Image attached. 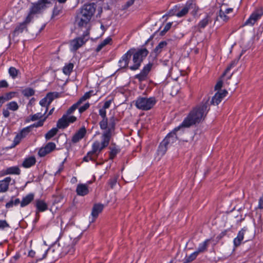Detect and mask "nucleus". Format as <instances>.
<instances>
[{
	"mask_svg": "<svg viewBox=\"0 0 263 263\" xmlns=\"http://www.w3.org/2000/svg\"><path fill=\"white\" fill-rule=\"evenodd\" d=\"M73 67L74 65L71 63L66 64L63 68V72L67 76H69L72 71Z\"/></svg>",
	"mask_w": 263,
	"mask_h": 263,
	"instance_id": "30",
	"label": "nucleus"
},
{
	"mask_svg": "<svg viewBox=\"0 0 263 263\" xmlns=\"http://www.w3.org/2000/svg\"><path fill=\"white\" fill-rule=\"evenodd\" d=\"M46 8L47 6L38 0L36 3L32 4L29 11L31 13L36 14L42 13Z\"/></svg>",
	"mask_w": 263,
	"mask_h": 263,
	"instance_id": "15",
	"label": "nucleus"
},
{
	"mask_svg": "<svg viewBox=\"0 0 263 263\" xmlns=\"http://www.w3.org/2000/svg\"><path fill=\"white\" fill-rule=\"evenodd\" d=\"M195 7V5L191 2H187L185 5L182 8L181 10H179V6L175 5L168 12L170 16L176 15L178 17H181L185 15L189 12V10L193 9Z\"/></svg>",
	"mask_w": 263,
	"mask_h": 263,
	"instance_id": "7",
	"label": "nucleus"
},
{
	"mask_svg": "<svg viewBox=\"0 0 263 263\" xmlns=\"http://www.w3.org/2000/svg\"><path fill=\"white\" fill-rule=\"evenodd\" d=\"M22 93L25 97H31L34 94V90L31 88H27L22 91Z\"/></svg>",
	"mask_w": 263,
	"mask_h": 263,
	"instance_id": "42",
	"label": "nucleus"
},
{
	"mask_svg": "<svg viewBox=\"0 0 263 263\" xmlns=\"http://www.w3.org/2000/svg\"><path fill=\"white\" fill-rule=\"evenodd\" d=\"M21 174V170L18 166H13L7 168L3 171V175H20Z\"/></svg>",
	"mask_w": 263,
	"mask_h": 263,
	"instance_id": "28",
	"label": "nucleus"
},
{
	"mask_svg": "<svg viewBox=\"0 0 263 263\" xmlns=\"http://www.w3.org/2000/svg\"><path fill=\"white\" fill-rule=\"evenodd\" d=\"M61 10L59 9L57 7H54L53 10V15L56 16L60 14Z\"/></svg>",
	"mask_w": 263,
	"mask_h": 263,
	"instance_id": "62",
	"label": "nucleus"
},
{
	"mask_svg": "<svg viewBox=\"0 0 263 263\" xmlns=\"http://www.w3.org/2000/svg\"><path fill=\"white\" fill-rule=\"evenodd\" d=\"M7 107L9 110L16 111L18 108V105L16 102L11 101L7 104Z\"/></svg>",
	"mask_w": 263,
	"mask_h": 263,
	"instance_id": "41",
	"label": "nucleus"
},
{
	"mask_svg": "<svg viewBox=\"0 0 263 263\" xmlns=\"http://www.w3.org/2000/svg\"><path fill=\"white\" fill-rule=\"evenodd\" d=\"M98 154V152H93V147H92L91 151L88 152L86 155V156H84L83 158V161L85 162H88L90 160H92V155L93 154Z\"/></svg>",
	"mask_w": 263,
	"mask_h": 263,
	"instance_id": "40",
	"label": "nucleus"
},
{
	"mask_svg": "<svg viewBox=\"0 0 263 263\" xmlns=\"http://www.w3.org/2000/svg\"><path fill=\"white\" fill-rule=\"evenodd\" d=\"M116 118L112 116L109 119V124L106 129H103L104 132L101 137V142L95 141L92 144L93 152L100 153L102 150L109 145L112 134L114 132L116 124Z\"/></svg>",
	"mask_w": 263,
	"mask_h": 263,
	"instance_id": "2",
	"label": "nucleus"
},
{
	"mask_svg": "<svg viewBox=\"0 0 263 263\" xmlns=\"http://www.w3.org/2000/svg\"><path fill=\"white\" fill-rule=\"evenodd\" d=\"M54 253L55 254V255L52 256V258L54 259L57 258L60 253V246L59 244L57 243V241L50 247L44 251L42 257L36 256V261H39L43 260L46 257L48 254L52 255Z\"/></svg>",
	"mask_w": 263,
	"mask_h": 263,
	"instance_id": "8",
	"label": "nucleus"
},
{
	"mask_svg": "<svg viewBox=\"0 0 263 263\" xmlns=\"http://www.w3.org/2000/svg\"><path fill=\"white\" fill-rule=\"evenodd\" d=\"M14 92H10L9 93H7L5 94L4 95H3L0 97L1 98H2V100L4 103L5 102L12 99L14 97Z\"/></svg>",
	"mask_w": 263,
	"mask_h": 263,
	"instance_id": "45",
	"label": "nucleus"
},
{
	"mask_svg": "<svg viewBox=\"0 0 263 263\" xmlns=\"http://www.w3.org/2000/svg\"><path fill=\"white\" fill-rule=\"evenodd\" d=\"M199 255V254L197 253L196 251L193 252L192 254H191L189 256L186 257V262H190L192 261L193 260H195L197 256Z\"/></svg>",
	"mask_w": 263,
	"mask_h": 263,
	"instance_id": "46",
	"label": "nucleus"
},
{
	"mask_svg": "<svg viewBox=\"0 0 263 263\" xmlns=\"http://www.w3.org/2000/svg\"><path fill=\"white\" fill-rule=\"evenodd\" d=\"M9 109L7 107V108H4L3 110V115L5 118H8L10 115V112L9 111Z\"/></svg>",
	"mask_w": 263,
	"mask_h": 263,
	"instance_id": "61",
	"label": "nucleus"
},
{
	"mask_svg": "<svg viewBox=\"0 0 263 263\" xmlns=\"http://www.w3.org/2000/svg\"><path fill=\"white\" fill-rule=\"evenodd\" d=\"M26 28V25L24 23H22L20 24L17 26L16 27L14 33L15 34H18L19 33H22Z\"/></svg>",
	"mask_w": 263,
	"mask_h": 263,
	"instance_id": "39",
	"label": "nucleus"
},
{
	"mask_svg": "<svg viewBox=\"0 0 263 263\" xmlns=\"http://www.w3.org/2000/svg\"><path fill=\"white\" fill-rule=\"evenodd\" d=\"M20 203L19 198H11L10 200L6 204V208L9 209L12 208L13 206H16Z\"/></svg>",
	"mask_w": 263,
	"mask_h": 263,
	"instance_id": "35",
	"label": "nucleus"
},
{
	"mask_svg": "<svg viewBox=\"0 0 263 263\" xmlns=\"http://www.w3.org/2000/svg\"><path fill=\"white\" fill-rule=\"evenodd\" d=\"M156 103L157 99L155 97H139L135 101V105L139 109L147 111L152 109Z\"/></svg>",
	"mask_w": 263,
	"mask_h": 263,
	"instance_id": "5",
	"label": "nucleus"
},
{
	"mask_svg": "<svg viewBox=\"0 0 263 263\" xmlns=\"http://www.w3.org/2000/svg\"><path fill=\"white\" fill-rule=\"evenodd\" d=\"M263 15V8H259L255 9L252 14L250 15L249 17L245 22V26H253L255 23L261 18Z\"/></svg>",
	"mask_w": 263,
	"mask_h": 263,
	"instance_id": "11",
	"label": "nucleus"
},
{
	"mask_svg": "<svg viewBox=\"0 0 263 263\" xmlns=\"http://www.w3.org/2000/svg\"><path fill=\"white\" fill-rule=\"evenodd\" d=\"M222 84H223V82L222 80H219V81H218L215 86V89L218 90V89H221V88L222 86Z\"/></svg>",
	"mask_w": 263,
	"mask_h": 263,
	"instance_id": "60",
	"label": "nucleus"
},
{
	"mask_svg": "<svg viewBox=\"0 0 263 263\" xmlns=\"http://www.w3.org/2000/svg\"><path fill=\"white\" fill-rule=\"evenodd\" d=\"M134 2L135 0H128L125 4V8H127L132 6L134 3Z\"/></svg>",
	"mask_w": 263,
	"mask_h": 263,
	"instance_id": "63",
	"label": "nucleus"
},
{
	"mask_svg": "<svg viewBox=\"0 0 263 263\" xmlns=\"http://www.w3.org/2000/svg\"><path fill=\"white\" fill-rule=\"evenodd\" d=\"M209 100V98H205L200 104L194 107L183 120L181 126H183V127H189L203 120L210 110Z\"/></svg>",
	"mask_w": 263,
	"mask_h": 263,
	"instance_id": "1",
	"label": "nucleus"
},
{
	"mask_svg": "<svg viewBox=\"0 0 263 263\" xmlns=\"http://www.w3.org/2000/svg\"><path fill=\"white\" fill-rule=\"evenodd\" d=\"M172 23H171V22H169V23H167L165 25V26L164 27V28L163 29V30L161 31L162 34L165 33L167 31H168L170 29V28H171V27L172 26Z\"/></svg>",
	"mask_w": 263,
	"mask_h": 263,
	"instance_id": "54",
	"label": "nucleus"
},
{
	"mask_svg": "<svg viewBox=\"0 0 263 263\" xmlns=\"http://www.w3.org/2000/svg\"><path fill=\"white\" fill-rule=\"evenodd\" d=\"M87 130L85 126L81 127L72 136L71 141L76 143L82 140L86 135Z\"/></svg>",
	"mask_w": 263,
	"mask_h": 263,
	"instance_id": "20",
	"label": "nucleus"
},
{
	"mask_svg": "<svg viewBox=\"0 0 263 263\" xmlns=\"http://www.w3.org/2000/svg\"><path fill=\"white\" fill-rule=\"evenodd\" d=\"M34 197V195L33 193H29L23 197L20 203L21 208H24L29 205L33 200Z\"/></svg>",
	"mask_w": 263,
	"mask_h": 263,
	"instance_id": "27",
	"label": "nucleus"
},
{
	"mask_svg": "<svg viewBox=\"0 0 263 263\" xmlns=\"http://www.w3.org/2000/svg\"><path fill=\"white\" fill-rule=\"evenodd\" d=\"M54 253L55 254V255L52 256V258L54 259L57 258L60 253V246L59 244L57 243V241L50 247L44 251L42 257L36 256V261H39L43 260L46 257L48 254L52 255Z\"/></svg>",
	"mask_w": 263,
	"mask_h": 263,
	"instance_id": "9",
	"label": "nucleus"
},
{
	"mask_svg": "<svg viewBox=\"0 0 263 263\" xmlns=\"http://www.w3.org/2000/svg\"><path fill=\"white\" fill-rule=\"evenodd\" d=\"M210 17L209 15H206L204 18L202 19L198 24V27L199 28L203 29L208 24L210 21Z\"/></svg>",
	"mask_w": 263,
	"mask_h": 263,
	"instance_id": "34",
	"label": "nucleus"
},
{
	"mask_svg": "<svg viewBox=\"0 0 263 263\" xmlns=\"http://www.w3.org/2000/svg\"><path fill=\"white\" fill-rule=\"evenodd\" d=\"M8 84L6 80H1L0 81V88H5L8 87Z\"/></svg>",
	"mask_w": 263,
	"mask_h": 263,
	"instance_id": "59",
	"label": "nucleus"
},
{
	"mask_svg": "<svg viewBox=\"0 0 263 263\" xmlns=\"http://www.w3.org/2000/svg\"><path fill=\"white\" fill-rule=\"evenodd\" d=\"M228 94V92L226 90H223L221 91H218L215 95L212 97V100L210 102L211 104L218 105L223 98L225 97Z\"/></svg>",
	"mask_w": 263,
	"mask_h": 263,
	"instance_id": "21",
	"label": "nucleus"
},
{
	"mask_svg": "<svg viewBox=\"0 0 263 263\" xmlns=\"http://www.w3.org/2000/svg\"><path fill=\"white\" fill-rule=\"evenodd\" d=\"M42 117V115L41 113H37L33 115H32L31 117V120L32 121H35Z\"/></svg>",
	"mask_w": 263,
	"mask_h": 263,
	"instance_id": "56",
	"label": "nucleus"
},
{
	"mask_svg": "<svg viewBox=\"0 0 263 263\" xmlns=\"http://www.w3.org/2000/svg\"><path fill=\"white\" fill-rule=\"evenodd\" d=\"M9 227L10 226L6 220H0V230H3Z\"/></svg>",
	"mask_w": 263,
	"mask_h": 263,
	"instance_id": "49",
	"label": "nucleus"
},
{
	"mask_svg": "<svg viewBox=\"0 0 263 263\" xmlns=\"http://www.w3.org/2000/svg\"><path fill=\"white\" fill-rule=\"evenodd\" d=\"M11 181L10 177H7L0 180V193H5L8 191Z\"/></svg>",
	"mask_w": 263,
	"mask_h": 263,
	"instance_id": "26",
	"label": "nucleus"
},
{
	"mask_svg": "<svg viewBox=\"0 0 263 263\" xmlns=\"http://www.w3.org/2000/svg\"><path fill=\"white\" fill-rule=\"evenodd\" d=\"M247 230V227H243L238 233L237 237L233 240V244L234 247L239 246L244 238V235Z\"/></svg>",
	"mask_w": 263,
	"mask_h": 263,
	"instance_id": "24",
	"label": "nucleus"
},
{
	"mask_svg": "<svg viewBox=\"0 0 263 263\" xmlns=\"http://www.w3.org/2000/svg\"><path fill=\"white\" fill-rule=\"evenodd\" d=\"M103 205L102 204H95L92 209L91 215L89 217L90 223L93 222L98 217L99 214L102 211Z\"/></svg>",
	"mask_w": 263,
	"mask_h": 263,
	"instance_id": "16",
	"label": "nucleus"
},
{
	"mask_svg": "<svg viewBox=\"0 0 263 263\" xmlns=\"http://www.w3.org/2000/svg\"><path fill=\"white\" fill-rule=\"evenodd\" d=\"M258 208L259 209H263V194L258 200Z\"/></svg>",
	"mask_w": 263,
	"mask_h": 263,
	"instance_id": "58",
	"label": "nucleus"
},
{
	"mask_svg": "<svg viewBox=\"0 0 263 263\" xmlns=\"http://www.w3.org/2000/svg\"><path fill=\"white\" fill-rule=\"evenodd\" d=\"M46 118L47 117H45L44 119L42 120L38 121L33 124L29 125V126H31V129H32L33 127H39L42 126Z\"/></svg>",
	"mask_w": 263,
	"mask_h": 263,
	"instance_id": "47",
	"label": "nucleus"
},
{
	"mask_svg": "<svg viewBox=\"0 0 263 263\" xmlns=\"http://www.w3.org/2000/svg\"><path fill=\"white\" fill-rule=\"evenodd\" d=\"M182 127H183V126H181L180 124L166 136L165 138L160 143L158 147V151L161 154L164 155L167 151V147L177 141V136L176 132L180 130Z\"/></svg>",
	"mask_w": 263,
	"mask_h": 263,
	"instance_id": "4",
	"label": "nucleus"
},
{
	"mask_svg": "<svg viewBox=\"0 0 263 263\" xmlns=\"http://www.w3.org/2000/svg\"><path fill=\"white\" fill-rule=\"evenodd\" d=\"M58 94L57 92H49L47 93L45 97L46 99L48 101V103L50 104L54 99L57 97Z\"/></svg>",
	"mask_w": 263,
	"mask_h": 263,
	"instance_id": "43",
	"label": "nucleus"
},
{
	"mask_svg": "<svg viewBox=\"0 0 263 263\" xmlns=\"http://www.w3.org/2000/svg\"><path fill=\"white\" fill-rule=\"evenodd\" d=\"M35 255V252L32 250H31L29 251L28 256L31 257H34Z\"/></svg>",
	"mask_w": 263,
	"mask_h": 263,
	"instance_id": "64",
	"label": "nucleus"
},
{
	"mask_svg": "<svg viewBox=\"0 0 263 263\" xmlns=\"http://www.w3.org/2000/svg\"><path fill=\"white\" fill-rule=\"evenodd\" d=\"M90 106V104L89 103H86L83 106H81L79 108V111L80 113H82L84 111H85L86 110H87Z\"/></svg>",
	"mask_w": 263,
	"mask_h": 263,
	"instance_id": "53",
	"label": "nucleus"
},
{
	"mask_svg": "<svg viewBox=\"0 0 263 263\" xmlns=\"http://www.w3.org/2000/svg\"><path fill=\"white\" fill-rule=\"evenodd\" d=\"M167 43L166 41H161L154 49V52L156 54H158L161 53L163 49L166 47Z\"/></svg>",
	"mask_w": 263,
	"mask_h": 263,
	"instance_id": "31",
	"label": "nucleus"
},
{
	"mask_svg": "<svg viewBox=\"0 0 263 263\" xmlns=\"http://www.w3.org/2000/svg\"><path fill=\"white\" fill-rule=\"evenodd\" d=\"M36 162V158L34 156H29L24 159L22 166L25 168H28L34 165Z\"/></svg>",
	"mask_w": 263,
	"mask_h": 263,
	"instance_id": "25",
	"label": "nucleus"
},
{
	"mask_svg": "<svg viewBox=\"0 0 263 263\" xmlns=\"http://www.w3.org/2000/svg\"><path fill=\"white\" fill-rule=\"evenodd\" d=\"M76 120L77 118L75 116L64 114L58 120L57 126L60 129H64L67 127L70 123L74 122Z\"/></svg>",
	"mask_w": 263,
	"mask_h": 263,
	"instance_id": "12",
	"label": "nucleus"
},
{
	"mask_svg": "<svg viewBox=\"0 0 263 263\" xmlns=\"http://www.w3.org/2000/svg\"><path fill=\"white\" fill-rule=\"evenodd\" d=\"M117 182V179L116 177L111 178L109 180L108 183L110 185L111 188H113L116 184Z\"/></svg>",
	"mask_w": 263,
	"mask_h": 263,
	"instance_id": "55",
	"label": "nucleus"
},
{
	"mask_svg": "<svg viewBox=\"0 0 263 263\" xmlns=\"http://www.w3.org/2000/svg\"><path fill=\"white\" fill-rule=\"evenodd\" d=\"M99 114L102 118L99 122V126L101 129H106L109 124V120L106 116V110L101 108L99 110Z\"/></svg>",
	"mask_w": 263,
	"mask_h": 263,
	"instance_id": "14",
	"label": "nucleus"
},
{
	"mask_svg": "<svg viewBox=\"0 0 263 263\" xmlns=\"http://www.w3.org/2000/svg\"><path fill=\"white\" fill-rule=\"evenodd\" d=\"M80 103L77 101L76 103L73 104L66 111L65 115H67V116H70L72 114L80 105Z\"/></svg>",
	"mask_w": 263,
	"mask_h": 263,
	"instance_id": "38",
	"label": "nucleus"
},
{
	"mask_svg": "<svg viewBox=\"0 0 263 263\" xmlns=\"http://www.w3.org/2000/svg\"><path fill=\"white\" fill-rule=\"evenodd\" d=\"M109 157L110 159H113L120 152V149L116 144L109 147Z\"/></svg>",
	"mask_w": 263,
	"mask_h": 263,
	"instance_id": "32",
	"label": "nucleus"
},
{
	"mask_svg": "<svg viewBox=\"0 0 263 263\" xmlns=\"http://www.w3.org/2000/svg\"><path fill=\"white\" fill-rule=\"evenodd\" d=\"M86 37L87 35H84L76 37L71 40L69 43V48L70 51L74 52L84 45L88 40V38Z\"/></svg>",
	"mask_w": 263,
	"mask_h": 263,
	"instance_id": "10",
	"label": "nucleus"
},
{
	"mask_svg": "<svg viewBox=\"0 0 263 263\" xmlns=\"http://www.w3.org/2000/svg\"><path fill=\"white\" fill-rule=\"evenodd\" d=\"M151 68H152L151 64H147L146 66H145L143 68V69L141 71V72L147 77V75H148L149 72L150 71Z\"/></svg>",
	"mask_w": 263,
	"mask_h": 263,
	"instance_id": "48",
	"label": "nucleus"
},
{
	"mask_svg": "<svg viewBox=\"0 0 263 263\" xmlns=\"http://www.w3.org/2000/svg\"><path fill=\"white\" fill-rule=\"evenodd\" d=\"M233 11V8H228L227 4H223L221 5L219 10V16L223 21H227L229 19V17L227 15V14L232 13Z\"/></svg>",
	"mask_w": 263,
	"mask_h": 263,
	"instance_id": "17",
	"label": "nucleus"
},
{
	"mask_svg": "<svg viewBox=\"0 0 263 263\" xmlns=\"http://www.w3.org/2000/svg\"><path fill=\"white\" fill-rule=\"evenodd\" d=\"M33 15H34V14L33 13H31V12L29 11V12L28 15L26 17V18H25V21L23 22V23H24L26 25L29 23L32 20Z\"/></svg>",
	"mask_w": 263,
	"mask_h": 263,
	"instance_id": "52",
	"label": "nucleus"
},
{
	"mask_svg": "<svg viewBox=\"0 0 263 263\" xmlns=\"http://www.w3.org/2000/svg\"><path fill=\"white\" fill-rule=\"evenodd\" d=\"M210 242V239H205L204 241L199 244L198 248L196 251L197 252L198 254L205 252L207 250Z\"/></svg>",
	"mask_w": 263,
	"mask_h": 263,
	"instance_id": "29",
	"label": "nucleus"
},
{
	"mask_svg": "<svg viewBox=\"0 0 263 263\" xmlns=\"http://www.w3.org/2000/svg\"><path fill=\"white\" fill-rule=\"evenodd\" d=\"M131 56L132 53L130 50H128L122 56L118 62V66L120 69L125 68L127 67Z\"/></svg>",
	"mask_w": 263,
	"mask_h": 263,
	"instance_id": "19",
	"label": "nucleus"
},
{
	"mask_svg": "<svg viewBox=\"0 0 263 263\" xmlns=\"http://www.w3.org/2000/svg\"><path fill=\"white\" fill-rule=\"evenodd\" d=\"M76 192L78 196H85L89 192V186L86 183H79L76 187Z\"/></svg>",
	"mask_w": 263,
	"mask_h": 263,
	"instance_id": "22",
	"label": "nucleus"
},
{
	"mask_svg": "<svg viewBox=\"0 0 263 263\" xmlns=\"http://www.w3.org/2000/svg\"><path fill=\"white\" fill-rule=\"evenodd\" d=\"M111 102H112V100H108V101H106L104 103V105L103 106V107L102 108L105 109L106 110V109H108V108H109V107L110 106V105L111 104Z\"/></svg>",
	"mask_w": 263,
	"mask_h": 263,
	"instance_id": "57",
	"label": "nucleus"
},
{
	"mask_svg": "<svg viewBox=\"0 0 263 263\" xmlns=\"http://www.w3.org/2000/svg\"><path fill=\"white\" fill-rule=\"evenodd\" d=\"M96 9L93 4L84 5L78 14L76 22L80 27H86L95 12Z\"/></svg>",
	"mask_w": 263,
	"mask_h": 263,
	"instance_id": "3",
	"label": "nucleus"
},
{
	"mask_svg": "<svg viewBox=\"0 0 263 263\" xmlns=\"http://www.w3.org/2000/svg\"><path fill=\"white\" fill-rule=\"evenodd\" d=\"M31 130V126H29L23 128L15 137L14 140V142L16 144L19 143L22 139L29 135Z\"/></svg>",
	"mask_w": 263,
	"mask_h": 263,
	"instance_id": "18",
	"label": "nucleus"
},
{
	"mask_svg": "<svg viewBox=\"0 0 263 263\" xmlns=\"http://www.w3.org/2000/svg\"><path fill=\"white\" fill-rule=\"evenodd\" d=\"M147 77L143 73H142L141 72H140V73L137 74L136 76V78L138 79V80L140 82H142L143 81L146 80L147 79Z\"/></svg>",
	"mask_w": 263,
	"mask_h": 263,
	"instance_id": "51",
	"label": "nucleus"
},
{
	"mask_svg": "<svg viewBox=\"0 0 263 263\" xmlns=\"http://www.w3.org/2000/svg\"><path fill=\"white\" fill-rule=\"evenodd\" d=\"M8 73L13 79H15L17 78L19 71L14 67H10L8 69Z\"/></svg>",
	"mask_w": 263,
	"mask_h": 263,
	"instance_id": "36",
	"label": "nucleus"
},
{
	"mask_svg": "<svg viewBox=\"0 0 263 263\" xmlns=\"http://www.w3.org/2000/svg\"><path fill=\"white\" fill-rule=\"evenodd\" d=\"M93 91L92 90L86 92L84 95L78 101L80 104L83 102L85 101L87 99H88L91 96V93Z\"/></svg>",
	"mask_w": 263,
	"mask_h": 263,
	"instance_id": "44",
	"label": "nucleus"
},
{
	"mask_svg": "<svg viewBox=\"0 0 263 263\" xmlns=\"http://www.w3.org/2000/svg\"><path fill=\"white\" fill-rule=\"evenodd\" d=\"M111 41V38L110 36H108L98 45L96 51L99 52L105 46L109 44Z\"/></svg>",
	"mask_w": 263,
	"mask_h": 263,
	"instance_id": "33",
	"label": "nucleus"
},
{
	"mask_svg": "<svg viewBox=\"0 0 263 263\" xmlns=\"http://www.w3.org/2000/svg\"><path fill=\"white\" fill-rule=\"evenodd\" d=\"M148 52L145 48L138 50L133 54V65L129 67L132 70H136L139 68L143 59L147 56Z\"/></svg>",
	"mask_w": 263,
	"mask_h": 263,
	"instance_id": "6",
	"label": "nucleus"
},
{
	"mask_svg": "<svg viewBox=\"0 0 263 263\" xmlns=\"http://www.w3.org/2000/svg\"><path fill=\"white\" fill-rule=\"evenodd\" d=\"M57 132L58 129L57 128H52L46 134L45 138L47 140L50 139L57 134Z\"/></svg>",
	"mask_w": 263,
	"mask_h": 263,
	"instance_id": "37",
	"label": "nucleus"
},
{
	"mask_svg": "<svg viewBox=\"0 0 263 263\" xmlns=\"http://www.w3.org/2000/svg\"><path fill=\"white\" fill-rule=\"evenodd\" d=\"M35 206L36 208V215L40 212H43L47 210L48 204L43 200L42 199H36Z\"/></svg>",
	"mask_w": 263,
	"mask_h": 263,
	"instance_id": "23",
	"label": "nucleus"
},
{
	"mask_svg": "<svg viewBox=\"0 0 263 263\" xmlns=\"http://www.w3.org/2000/svg\"><path fill=\"white\" fill-rule=\"evenodd\" d=\"M54 143L50 142L46 144L44 146L41 147L37 153L39 157H43L48 154L52 152L55 148Z\"/></svg>",
	"mask_w": 263,
	"mask_h": 263,
	"instance_id": "13",
	"label": "nucleus"
},
{
	"mask_svg": "<svg viewBox=\"0 0 263 263\" xmlns=\"http://www.w3.org/2000/svg\"><path fill=\"white\" fill-rule=\"evenodd\" d=\"M40 104L43 107H46V110L45 111L44 114L47 111V106L49 105L50 104L48 103V101L46 99V98L44 97L42 99H41L40 101Z\"/></svg>",
	"mask_w": 263,
	"mask_h": 263,
	"instance_id": "50",
	"label": "nucleus"
}]
</instances>
